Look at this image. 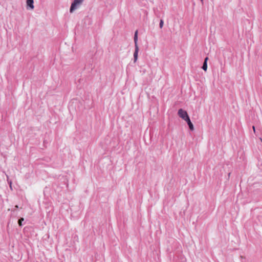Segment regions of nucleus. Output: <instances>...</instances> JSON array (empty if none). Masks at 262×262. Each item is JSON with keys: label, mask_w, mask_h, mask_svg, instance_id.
I'll return each mask as SVG.
<instances>
[{"label": "nucleus", "mask_w": 262, "mask_h": 262, "mask_svg": "<svg viewBox=\"0 0 262 262\" xmlns=\"http://www.w3.org/2000/svg\"><path fill=\"white\" fill-rule=\"evenodd\" d=\"M84 0H74L70 8V12H73L79 6Z\"/></svg>", "instance_id": "f03ea898"}, {"label": "nucleus", "mask_w": 262, "mask_h": 262, "mask_svg": "<svg viewBox=\"0 0 262 262\" xmlns=\"http://www.w3.org/2000/svg\"><path fill=\"white\" fill-rule=\"evenodd\" d=\"M208 60V57H206L204 59L203 66L202 67V69L203 70H204L205 71H206L207 69V60Z\"/></svg>", "instance_id": "423d86ee"}, {"label": "nucleus", "mask_w": 262, "mask_h": 262, "mask_svg": "<svg viewBox=\"0 0 262 262\" xmlns=\"http://www.w3.org/2000/svg\"><path fill=\"white\" fill-rule=\"evenodd\" d=\"M27 9L33 10L34 8L33 0H26Z\"/></svg>", "instance_id": "20e7f679"}, {"label": "nucleus", "mask_w": 262, "mask_h": 262, "mask_svg": "<svg viewBox=\"0 0 262 262\" xmlns=\"http://www.w3.org/2000/svg\"><path fill=\"white\" fill-rule=\"evenodd\" d=\"M134 40L135 42V52L134 53V60L135 62L138 59L139 47L138 46V30H136L135 32Z\"/></svg>", "instance_id": "f257e3e1"}, {"label": "nucleus", "mask_w": 262, "mask_h": 262, "mask_svg": "<svg viewBox=\"0 0 262 262\" xmlns=\"http://www.w3.org/2000/svg\"><path fill=\"white\" fill-rule=\"evenodd\" d=\"M178 114L180 117L184 120L189 117L187 112L183 110L182 108H180L178 110Z\"/></svg>", "instance_id": "7ed1b4c3"}, {"label": "nucleus", "mask_w": 262, "mask_h": 262, "mask_svg": "<svg viewBox=\"0 0 262 262\" xmlns=\"http://www.w3.org/2000/svg\"><path fill=\"white\" fill-rule=\"evenodd\" d=\"M185 121L187 122L189 129L192 131L193 130L194 126H193L192 123L191 122V121L190 120L189 117L188 118H187L186 119H185Z\"/></svg>", "instance_id": "39448f33"}, {"label": "nucleus", "mask_w": 262, "mask_h": 262, "mask_svg": "<svg viewBox=\"0 0 262 262\" xmlns=\"http://www.w3.org/2000/svg\"><path fill=\"white\" fill-rule=\"evenodd\" d=\"M15 208H18V206H17V205H16V206H15Z\"/></svg>", "instance_id": "9d476101"}, {"label": "nucleus", "mask_w": 262, "mask_h": 262, "mask_svg": "<svg viewBox=\"0 0 262 262\" xmlns=\"http://www.w3.org/2000/svg\"><path fill=\"white\" fill-rule=\"evenodd\" d=\"M164 25V21L162 19L160 20V24H159V27L161 29L163 28Z\"/></svg>", "instance_id": "6e6552de"}, {"label": "nucleus", "mask_w": 262, "mask_h": 262, "mask_svg": "<svg viewBox=\"0 0 262 262\" xmlns=\"http://www.w3.org/2000/svg\"><path fill=\"white\" fill-rule=\"evenodd\" d=\"M201 1L203 2V0H201Z\"/></svg>", "instance_id": "9b49d317"}, {"label": "nucleus", "mask_w": 262, "mask_h": 262, "mask_svg": "<svg viewBox=\"0 0 262 262\" xmlns=\"http://www.w3.org/2000/svg\"><path fill=\"white\" fill-rule=\"evenodd\" d=\"M24 221V219L23 217H20L18 221V223L19 226H22L23 224L22 222Z\"/></svg>", "instance_id": "0eeeda50"}, {"label": "nucleus", "mask_w": 262, "mask_h": 262, "mask_svg": "<svg viewBox=\"0 0 262 262\" xmlns=\"http://www.w3.org/2000/svg\"><path fill=\"white\" fill-rule=\"evenodd\" d=\"M252 128H253V131H254V133L255 134L256 131H255V126H252Z\"/></svg>", "instance_id": "1a4fd4ad"}]
</instances>
